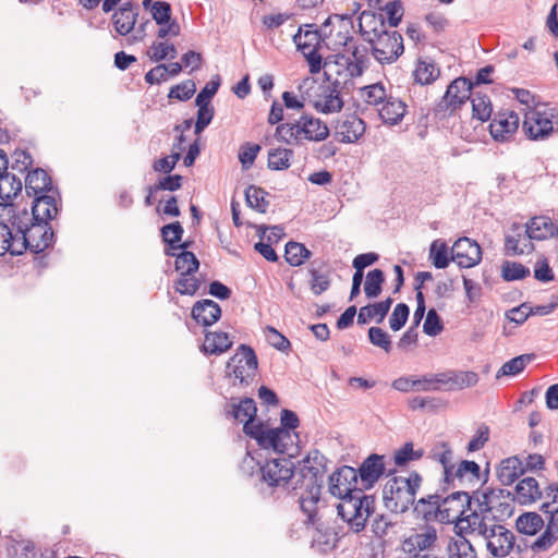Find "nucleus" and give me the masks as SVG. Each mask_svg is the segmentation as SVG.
I'll use <instances>...</instances> for the list:
<instances>
[{"label":"nucleus","mask_w":558,"mask_h":558,"mask_svg":"<svg viewBox=\"0 0 558 558\" xmlns=\"http://www.w3.org/2000/svg\"><path fill=\"white\" fill-rule=\"evenodd\" d=\"M302 462L303 465L296 473L298 478L293 482L292 488L302 490L300 496L301 509L307 515L308 522L314 523L326 472V458L318 450H312Z\"/></svg>","instance_id":"obj_1"},{"label":"nucleus","mask_w":558,"mask_h":558,"mask_svg":"<svg viewBox=\"0 0 558 558\" xmlns=\"http://www.w3.org/2000/svg\"><path fill=\"white\" fill-rule=\"evenodd\" d=\"M472 511L464 519L466 523L487 519L490 522H502L510 518L514 509L513 494L504 488H485L472 492Z\"/></svg>","instance_id":"obj_2"},{"label":"nucleus","mask_w":558,"mask_h":558,"mask_svg":"<svg viewBox=\"0 0 558 558\" xmlns=\"http://www.w3.org/2000/svg\"><path fill=\"white\" fill-rule=\"evenodd\" d=\"M12 225L17 230L14 248L20 255L26 250L41 253L52 243L53 231L49 222L33 220L27 210L14 216Z\"/></svg>","instance_id":"obj_3"},{"label":"nucleus","mask_w":558,"mask_h":558,"mask_svg":"<svg viewBox=\"0 0 558 558\" xmlns=\"http://www.w3.org/2000/svg\"><path fill=\"white\" fill-rule=\"evenodd\" d=\"M476 520L475 518L473 523H466L465 532L481 536L492 556L496 558L508 556L514 546V534L501 522H490L488 519L476 522Z\"/></svg>","instance_id":"obj_4"},{"label":"nucleus","mask_w":558,"mask_h":558,"mask_svg":"<svg viewBox=\"0 0 558 558\" xmlns=\"http://www.w3.org/2000/svg\"><path fill=\"white\" fill-rule=\"evenodd\" d=\"M422 477L417 472H411L408 476H395L384 487L385 505L392 512H404L415 501V496L421 486Z\"/></svg>","instance_id":"obj_5"},{"label":"nucleus","mask_w":558,"mask_h":558,"mask_svg":"<svg viewBox=\"0 0 558 558\" xmlns=\"http://www.w3.org/2000/svg\"><path fill=\"white\" fill-rule=\"evenodd\" d=\"M337 511L352 532L360 533L375 513V498L355 490L337 505Z\"/></svg>","instance_id":"obj_6"},{"label":"nucleus","mask_w":558,"mask_h":558,"mask_svg":"<svg viewBox=\"0 0 558 558\" xmlns=\"http://www.w3.org/2000/svg\"><path fill=\"white\" fill-rule=\"evenodd\" d=\"M437 504L436 518L444 523H454L461 531L465 532L468 514L472 511L473 495L466 490H459L450 494Z\"/></svg>","instance_id":"obj_7"},{"label":"nucleus","mask_w":558,"mask_h":558,"mask_svg":"<svg viewBox=\"0 0 558 558\" xmlns=\"http://www.w3.org/2000/svg\"><path fill=\"white\" fill-rule=\"evenodd\" d=\"M366 52V47L354 46L351 53L352 57L339 53L333 56L335 60L327 58L324 62L326 78L330 80L333 75L344 76V80L360 76L363 73Z\"/></svg>","instance_id":"obj_8"},{"label":"nucleus","mask_w":558,"mask_h":558,"mask_svg":"<svg viewBox=\"0 0 558 558\" xmlns=\"http://www.w3.org/2000/svg\"><path fill=\"white\" fill-rule=\"evenodd\" d=\"M293 43L306 59L310 73H319L324 69V63L319 53L323 39L318 29L314 28L313 25H305V28L299 27L298 33L293 35Z\"/></svg>","instance_id":"obj_9"},{"label":"nucleus","mask_w":558,"mask_h":558,"mask_svg":"<svg viewBox=\"0 0 558 558\" xmlns=\"http://www.w3.org/2000/svg\"><path fill=\"white\" fill-rule=\"evenodd\" d=\"M374 37L369 36V32H364L367 35V40L372 45L374 58L380 63H392L403 53L402 36L397 31H380L373 29Z\"/></svg>","instance_id":"obj_10"},{"label":"nucleus","mask_w":558,"mask_h":558,"mask_svg":"<svg viewBox=\"0 0 558 558\" xmlns=\"http://www.w3.org/2000/svg\"><path fill=\"white\" fill-rule=\"evenodd\" d=\"M553 112L546 109H529L524 114L522 130L532 141H544L558 132V121Z\"/></svg>","instance_id":"obj_11"},{"label":"nucleus","mask_w":558,"mask_h":558,"mask_svg":"<svg viewBox=\"0 0 558 558\" xmlns=\"http://www.w3.org/2000/svg\"><path fill=\"white\" fill-rule=\"evenodd\" d=\"M257 365L254 350L246 344H241L238 352L227 363V374L239 380L240 385L247 386L256 375Z\"/></svg>","instance_id":"obj_12"},{"label":"nucleus","mask_w":558,"mask_h":558,"mask_svg":"<svg viewBox=\"0 0 558 558\" xmlns=\"http://www.w3.org/2000/svg\"><path fill=\"white\" fill-rule=\"evenodd\" d=\"M327 81V84H322L317 88L316 98L313 102L314 108L323 113L338 112L343 107L340 89L348 80H344V76L333 75Z\"/></svg>","instance_id":"obj_13"},{"label":"nucleus","mask_w":558,"mask_h":558,"mask_svg":"<svg viewBox=\"0 0 558 558\" xmlns=\"http://www.w3.org/2000/svg\"><path fill=\"white\" fill-rule=\"evenodd\" d=\"M472 82L466 77L453 80L447 87V90L437 104L435 112L442 117L452 114L461 105L471 97Z\"/></svg>","instance_id":"obj_14"},{"label":"nucleus","mask_w":558,"mask_h":558,"mask_svg":"<svg viewBox=\"0 0 558 558\" xmlns=\"http://www.w3.org/2000/svg\"><path fill=\"white\" fill-rule=\"evenodd\" d=\"M262 481L269 487H286L291 480L296 481L294 463L288 458H277L265 462L259 469Z\"/></svg>","instance_id":"obj_15"},{"label":"nucleus","mask_w":558,"mask_h":558,"mask_svg":"<svg viewBox=\"0 0 558 558\" xmlns=\"http://www.w3.org/2000/svg\"><path fill=\"white\" fill-rule=\"evenodd\" d=\"M356 485L357 472L354 468L348 465L338 469L329 477V493L339 498L340 501L353 495L355 490H362Z\"/></svg>","instance_id":"obj_16"},{"label":"nucleus","mask_w":558,"mask_h":558,"mask_svg":"<svg viewBox=\"0 0 558 558\" xmlns=\"http://www.w3.org/2000/svg\"><path fill=\"white\" fill-rule=\"evenodd\" d=\"M446 483L453 487H475L482 482L480 465L474 461L462 460L454 469L447 471Z\"/></svg>","instance_id":"obj_17"},{"label":"nucleus","mask_w":558,"mask_h":558,"mask_svg":"<svg viewBox=\"0 0 558 558\" xmlns=\"http://www.w3.org/2000/svg\"><path fill=\"white\" fill-rule=\"evenodd\" d=\"M451 259L461 268L474 267L482 259L481 246L469 238H460L451 247Z\"/></svg>","instance_id":"obj_18"},{"label":"nucleus","mask_w":558,"mask_h":558,"mask_svg":"<svg viewBox=\"0 0 558 558\" xmlns=\"http://www.w3.org/2000/svg\"><path fill=\"white\" fill-rule=\"evenodd\" d=\"M519 123L520 118L514 111L498 112L489 124L490 135L499 142L509 141L517 132Z\"/></svg>","instance_id":"obj_19"},{"label":"nucleus","mask_w":558,"mask_h":558,"mask_svg":"<svg viewBox=\"0 0 558 558\" xmlns=\"http://www.w3.org/2000/svg\"><path fill=\"white\" fill-rule=\"evenodd\" d=\"M532 240L525 227L513 225L505 236V254L515 256L532 252L534 250Z\"/></svg>","instance_id":"obj_20"},{"label":"nucleus","mask_w":558,"mask_h":558,"mask_svg":"<svg viewBox=\"0 0 558 558\" xmlns=\"http://www.w3.org/2000/svg\"><path fill=\"white\" fill-rule=\"evenodd\" d=\"M307 126V114L301 116L295 122L279 124L276 129V136L288 145H300L310 141Z\"/></svg>","instance_id":"obj_21"},{"label":"nucleus","mask_w":558,"mask_h":558,"mask_svg":"<svg viewBox=\"0 0 558 558\" xmlns=\"http://www.w3.org/2000/svg\"><path fill=\"white\" fill-rule=\"evenodd\" d=\"M364 121L355 114L342 116L336 124V135L342 143H355L365 133Z\"/></svg>","instance_id":"obj_22"},{"label":"nucleus","mask_w":558,"mask_h":558,"mask_svg":"<svg viewBox=\"0 0 558 558\" xmlns=\"http://www.w3.org/2000/svg\"><path fill=\"white\" fill-rule=\"evenodd\" d=\"M138 8L132 2L123 3L111 16L114 31L121 35H129L135 27Z\"/></svg>","instance_id":"obj_23"},{"label":"nucleus","mask_w":558,"mask_h":558,"mask_svg":"<svg viewBox=\"0 0 558 558\" xmlns=\"http://www.w3.org/2000/svg\"><path fill=\"white\" fill-rule=\"evenodd\" d=\"M57 194L58 192L43 194L36 196L33 206L31 218L35 221H47L54 218L59 211L58 203H57Z\"/></svg>","instance_id":"obj_24"},{"label":"nucleus","mask_w":558,"mask_h":558,"mask_svg":"<svg viewBox=\"0 0 558 558\" xmlns=\"http://www.w3.org/2000/svg\"><path fill=\"white\" fill-rule=\"evenodd\" d=\"M364 488H371L385 473L384 457L371 454L356 471Z\"/></svg>","instance_id":"obj_25"},{"label":"nucleus","mask_w":558,"mask_h":558,"mask_svg":"<svg viewBox=\"0 0 558 558\" xmlns=\"http://www.w3.org/2000/svg\"><path fill=\"white\" fill-rule=\"evenodd\" d=\"M24 181L25 191L28 196L33 195L36 197L43 194L56 192L51 185L50 177L40 168L29 171L27 175L24 177Z\"/></svg>","instance_id":"obj_26"},{"label":"nucleus","mask_w":558,"mask_h":558,"mask_svg":"<svg viewBox=\"0 0 558 558\" xmlns=\"http://www.w3.org/2000/svg\"><path fill=\"white\" fill-rule=\"evenodd\" d=\"M513 498L520 505H531L543 499V490L536 478L527 476L517 484Z\"/></svg>","instance_id":"obj_27"},{"label":"nucleus","mask_w":558,"mask_h":558,"mask_svg":"<svg viewBox=\"0 0 558 558\" xmlns=\"http://www.w3.org/2000/svg\"><path fill=\"white\" fill-rule=\"evenodd\" d=\"M221 316V308L213 300L197 301L192 308V317L196 323L207 327L214 325Z\"/></svg>","instance_id":"obj_28"},{"label":"nucleus","mask_w":558,"mask_h":558,"mask_svg":"<svg viewBox=\"0 0 558 558\" xmlns=\"http://www.w3.org/2000/svg\"><path fill=\"white\" fill-rule=\"evenodd\" d=\"M407 112V105L398 97L388 95L384 104L378 108V113L384 123L396 125L401 122Z\"/></svg>","instance_id":"obj_29"},{"label":"nucleus","mask_w":558,"mask_h":558,"mask_svg":"<svg viewBox=\"0 0 558 558\" xmlns=\"http://www.w3.org/2000/svg\"><path fill=\"white\" fill-rule=\"evenodd\" d=\"M22 178L15 172L7 171L0 174V199L5 206H10L22 191Z\"/></svg>","instance_id":"obj_30"},{"label":"nucleus","mask_w":558,"mask_h":558,"mask_svg":"<svg viewBox=\"0 0 558 558\" xmlns=\"http://www.w3.org/2000/svg\"><path fill=\"white\" fill-rule=\"evenodd\" d=\"M524 472L522 461L518 457H509L500 462L497 469V477L502 485H511Z\"/></svg>","instance_id":"obj_31"},{"label":"nucleus","mask_w":558,"mask_h":558,"mask_svg":"<svg viewBox=\"0 0 558 558\" xmlns=\"http://www.w3.org/2000/svg\"><path fill=\"white\" fill-rule=\"evenodd\" d=\"M525 228L530 238L536 241L556 235V225L546 216L533 217L526 222Z\"/></svg>","instance_id":"obj_32"},{"label":"nucleus","mask_w":558,"mask_h":558,"mask_svg":"<svg viewBox=\"0 0 558 558\" xmlns=\"http://www.w3.org/2000/svg\"><path fill=\"white\" fill-rule=\"evenodd\" d=\"M392 302L391 298H387L384 301L361 307L357 315V323L360 325H365L372 319H376L377 323H381L388 314Z\"/></svg>","instance_id":"obj_33"},{"label":"nucleus","mask_w":558,"mask_h":558,"mask_svg":"<svg viewBox=\"0 0 558 558\" xmlns=\"http://www.w3.org/2000/svg\"><path fill=\"white\" fill-rule=\"evenodd\" d=\"M391 387L393 389H396L400 392H404V393L410 392V391H415V392L432 391V388L429 387V384H428L427 374H425L421 377H416L413 375L398 377L392 381Z\"/></svg>","instance_id":"obj_34"},{"label":"nucleus","mask_w":558,"mask_h":558,"mask_svg":"<svg viewBox=\"0 0 558 558\" xmlns=\"http://www.w3.org/2000/svg\"><path fill=\"white\" fill-rule=\"evenodd\" d=\"M292 445L291 432L282 428H269L265 441V449H274L276 452L286 453Z\"/></svg>","instance_id":"obj_35"},{"label":"nucleus","mask_w":558,"mask_h":558,"mask_svg":"<svg viewBox=\"0 0 558 558\" xmlns=\"http://www.w3.org/2000/svg\"><path fill=\"white\" fill-rule=\"evenodd\" d=\"M231 345L232 341L227 332H207L205 335L203 351L208 354L219 355L228 351Z\"/></svg>","instance_id":"obj_36"},{"label":"nucleus","mask_w":558,"mask_h":558,"mask_svg":"<svg viewBox=\"0 0 558 558\" xmlns=\"http://www.w3.org/2000/svg\"><path fill=\"white\" fill-rule=\"evenodd\" d=\"M308 271L311 275L310 288L315 295H319L329 289L331 283L329 271L325 269L322 263L316 266V262H313Z\"/></svg>","instance_id":"obj_37"},{"label":"nucleus","mask_w":558,"mask_h":558,"mask_svg":"<svg viewBox=\"0 0 558 558\" xmlns=\"http://www.w3.org/2000/svg\"><path fill=\"white\" fill-rule=\"evenodd\" d=\"M440 75V70L433 60H418L413 76L416 83L421 85L432 84Z\"/></svg>","instance_id":"obj_38"},{"label":"nucleus","mask_w":558,"mask_h":558,"mask_svg":"<svg viewBox=\"0 0 558 558\" xmlns=\"http://www.w3.org/2000/svg\"><path fill=\"white\" fill-rule=\"evenodd\" d=\"M446 553L448 558H476L473 545L461 535L448 542Z\"/></svg>","instance_id":"obj_39"},{"label":"nucleus","mask_w":558,"mask_h":558,"mask_svg":"<svg viewBox=\"0 0 558 558\" xmlns=\"http://www.w3.org/2000/svg\"><path fill=\"white\" fill-rule=\"evenodd\" d=\"M175 250H168L167 255L175 257V270L181 274H194L199 267V262L196 256L189 251L183 250L181 253H175Z\"/></svg>","instance_id":"obj_40"},{"label":"nucleus","mask_w":558,"mask_h":558,"mask_svg":"<svg viewBox=\"0 0 558 558\" xmlns=\"http://www.w3.org/2000/svg\"><path fill=\"white\" fill-rule=\"evenodd\" d=\"M182 234L183 228L179 221L168 223L161 228L162 239L170 246V250H186L190 246L189 242H184L181 245H178L182 239Z\"/></svg>","instance_id":"obj_41"},{"label":"nucleus","mask_w":558,"mask_h":558,"mask_svg":"<svg viewBox=\"0 0 558 558\" xmlns=\"http://www.w3.org/2000/svg\"><path fill=\"white\" fill-rule=\"evenodd\" d=\"M231 415L239 422L255 421L257 408L252 398H244L239 403H233L231 407Z\"/></svg>","instance_id":"obj_42"},{"label":"nucleus","mask_w":558,"mask_h":558,"mask_svg":"<svg viewBox=\"0 0 558 558\" xmlns=\"http://www.w3.org/2000/svg\"><path fill=\"white\" fill-rule=\"evenodd\" d=\"M515 525L520 533L534 535L543 527L544 520L536 512H526L517 519Z\"/></svg>","instance_id":"obj_43"},{"label":"nucleus","mask_w":558,"mask_h":558,"mask_svg":"<svg viewBox=\"0 0 558 558\" xmlns=\"http://www.w3.org/2000/svg\"><path fill=\"white\" fill-rule=\"evenodd\" d=\"M429 259L438 269H444L450 264V260L452 259L451 256L449 257L448 246L445 241L437 239L432 242L429 247Z\"/></svg>","instance_id":"obj_44"},{"label":"nucleus","mask_w":558,"mask_h":558,"mask_svg":"<svg viewBox=\"0 0 558 558\" xmlns=\"http://www.w3.org/2000/svg\"><path fill=\"white\" fill-rule=\"evenodd\" d=\"M293 150L289 148H275L268 151V167L271 170H286L291 166Z\"/></svg>","instance_id":"obj_45"},{"label":"nucleus","mask_w":558,"mask_h":558,"mask_svg":"<svg viewBox=\"0 0 558 558\" xmlns=\"http://www.w3.org/2000/svg\"><path fill=\"white\" fill-rule=\"evenodd\" d=\"M534 354H522L506 362L497 372L496 377L514 376L521 373L533 361Z\"/></svg>","instance_id":"obj_46"},{"label":"nucleus","mask_w":558,"mask_h":558,"mask_svg":"<svg viewBox=\"0 0 558 558\" xmlns=\"http://www.w3.org/2000/svg\"><path fill=\"white\" fill-rule=\"evenodd\" d=\"M267 192L262 187L251 185L245 191L246 203L258 213H266L269 202L266 199Z\"/></svg>","instance_id":"obj_47"},{"label":"nucleus","mask_w":558,"mask_h":558,"mask_svg":"<svg viewBox=\"0 0 558 558\" xmlns=\"http://www.w3.org/2000/svg\"><path fill=\"white\" fill-rule=\"evenodd\" d=\"M385 282L384 271L380 269H373L367 272L364 284V292L368 299L377 298L383 290V283Z\"/></svg>","instance_id":"obj_48"},{"label":"nucleus","mask_w":558,"mask_h":558,"mask_svg":"<svg viewBox=\"0 0 558 558\" xmlns=\"http://www.w3.org/2000/svg\"><path fill=\"white\" fill-rule=\"evenodd\" d=\"M478 383V375L472 371H450V391L473 387Z\"/></svg>","instance_id":"obj_49"},{"label":"nucleus","mask_w":558,"mask_h":558,"mask_svg":"<svg viewBox=\"0 0 558 558\" xmlns=\"http://www.w3.org/2000/svg\"><path fill=\"white\" fill-rule=\"evenodd\" d=\"M311 252L301 243L288 242L286 244L284 258L291 266H300L310 258Z\"/></svg>","instance_id":"obj_50"},{"label":"nucleus","mask_w":558,"mask_h":558,"mask_svg":"<svg viewBox=\"0 0 558 558\" xmlns=\"http://www.w3.org/2000/svg\"><path fill=\"white\" fill-rule=\"evenodd\" d=\"M361 97L371 106H381L388 97L383 84L376 83L361 88Z\"/></svg>","instance_id":"obj_51"},{"label":"nucleus","mask_w":558,"mask_h":558,"mask_svg":"<svg viewBox=\"0 0 558 558\" xmlns=\"http://www.w3.org/2000/svg\"><path fill=\"white\" fill-rule=\"evenodd\" d=\"M395 514L387 513H375L372 517L371 529L375 536L384 537L388 534L389 529H391L396 522L393 521Z\"/></svg>","instance_id":"obj_52"},{"label":"nucleus","mask_w":558,"mask_h":558,"mask_svg":"<svg viewBox=\"0 0 558 558\" xmlns=\"http://www.w3.org/2000/svg\"><path fill=\"white\" fill-rule=\"evenodd\" d=\"M306 131L310 136V142H322L329 136V129L320 119L307 114Z\"/></svg>","instance_id":"obj_53"},{"label":"nucleus","mask_w":558,"mask_h":558,"mask_svg":"<svg viewBox=\"0 0 558 558\" xmlns=\"http://www.w3.org/2000/svg\"><path fill=\"white\" fill-rule=\"evenodd\" d=\"M501 275L506 281H514L530 276V269L521 263L506 260L501 266Z\"/></svg>","instance_id":"obj_54"},{"label":"nucleus","mask_w":558,"mask_h":558,"mask_svg":"<svg viewBox=\"0 0 558 558\" xmlns=\"http://www.w3.org/2000/svg\"><path fill=\"white\" fill-rule=\"evenodd\" d=\"M148 56L153 61L158 62L166 58L174 59L178 51L172 44L155 41L149 48Z\"/></svg>","instance_id":"obj_55"},{"label":"nucleus","mask_w":558,"mask_h":558,"mask_svg":"<svg viewBox=\"0 0 558 558\" xmlns=\"http://www.w3.org/2000/svg\"><path fill=\"white\" fill-rule=\"evenodd\" d=\"M473 117L482 122L488 120L492 116L490 99L486 95H476L472 98Z\"/></svg>","instance_id":"obj_56"},{"label":"nucleus","mask_w":558,"mask_h":558,"mask_svg":"<svg viewBox=\"0 0 558 558\" xmlns=\"http://www.w3.org/2000/svg\"><path fill=\"white\" fill-rule=\"evenodd\" d=\"M423 449L414 450L412 442H405L400 449L395 452L396 465H405L410 461L418 460L423 457Z\"/></svg>","instance_id":"obj_57"},{"label":"nucleus","mask_w":558,"mask_h":558,"mask_svg":"<svg viewBox=\"0 0 558 558\" xmlns=\"http://www.w3.org/2000/svg\"><path fill=\"white\" fill-rule=\"evenodd\" d=\"M15 234L12 233L11 229L0 222V256L10 253L11 255H20L15 252Z\"/></svg>","instance_id":"obj_58"},{"label":"nucleus","mask_w":558,"mask_h":558,"mask_svg":"<svg viewBox=\"0 0 558 558\" xmlns=\"http://www.w3.org/2000/svg\"><path fill=\"white\" fill-rule=\"evenodd\" d=\"M433 457L438 460L444 468L445 480L447 478V471H451L454 469V464L452 463V450L446 442H441L439 446L434 448Z\"/></svg>","instance_id":"obj_59"},{"label":"nucleus","mask_w":558,"mask_h":558,"mask_svg":"<svg viewBox=\"0 0 558 558\" xmlns=\"http://www.w3.org/2000/svg\"><path fill=\"white\" fill-rule=\"evenodd\" d=\"M199 280L195 278L194 274H181L175 283V290L180 294L193 295L199 288Z\"/></svg>","instance_id":"obj_60"},{"label":"nucleus","mask_w":558,"mask_h":558,"mask_svg":"<svg viewBox=\"0 0 558 558\" xmlns=\"http://www.w3.org/2000/svg\"><path fill=\"white\" fill-rule=\"evenodd\" d=\"M436 538V530L433 527H427L425 531L416 533L414 536H412L410 538V542L414 547L418 548L420 550H425L434 545Z\"/></svg>","instance_id":"obj_61"},{"label":"nucleus","mask_w":558,"mask_h":558,"mask_svg":"<svg viewBox=\"0 0 558 558\" xmlns=\"http://www.w3.org/2000/svg\"><path fill=\"white\" fill-rule=\"evenodd\" d=\"M259 150L260 146L258 144L245 143L240 147L239 160L244 170H247L253 166Z\"/></svg>","instance_id":"obj_62"},{"label":"nucleus","mask_w":558,"mask_h":558,"mask_svg":"<svg viewBox=\"0 0 558 558\" xmlns=\"http://www.w3.org/2000/svg\"><path fill=\"white\" fill-rule=\"evenodd\" d=\"M410 308L405 303H399L389 318V326L393 331L400 330L407 323Z\"/></svg>","instance_id":"obj_63"},{"label":"nucleus","mask_w":558,"mask_h":558,"mask_svg":"<svg viewBox=\"0 0 558 558\" xmlns=\"http://www.w3.org/2000/svg\"><path fill=\"white\" fill-rule=\"evenodd\" d=\"M543 500L541 509L544 512L558 510V483L550 484L543 490Z\"/></svg>","instance_id":"obj_64"}]
</instances>
